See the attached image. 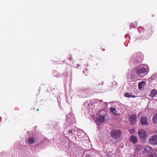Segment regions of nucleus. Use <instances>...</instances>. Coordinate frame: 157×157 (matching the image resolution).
Instances as JSON below:
<instances>
[{"instance_id": "26", "label": "nucleus", "mask_w": 157, "mask_h": 157, "mask_svg": "<svg viewBox=\"0 0 157 157\" xmlns=\"http://www.w3.org/2000/svg\"><path fill=\"white\" fill-rule=\"evenodd\" d=\"M69 59L70 60H72V57H70V58H69Z\"/></svg>"}, {"instance_id": "23", "label": "nucleus", "mask_w": 157, "mask_h": 157, "mask_svg": "<svg viewBox=\"0 0 157 157\" xmlns=\"http://www.w3.org/2000/svg\"><path fill=\"white\" fill-rule=\"evenodd\" d=\"M85 157H92V156L89 154H86L85 155Z\"/></svg>"}, {"instance_id": "3", "label": "nucleus", "mask_w": 157, "mask_h": 157, "mask_svg": "<svg viewBox=\"0 0 157 157\" xmlns=\"http://www.w3.org/2000/svg\"><path fill=\"white\" fill-rule=\"evenodd\" d=\"M143 59V54L140 52L135 53L131 58L130 63L131 64L135 65L141 63Z\"/></svg>"}, {"instance_id": "22", "label": "nucleus", "mask_w": 157, "mask_h": 157, "mask_svg": "<svg viewBox=\"0 0 157 157\" xmlns=\"http://www.w3.org/2000/svg\"><path fill=\"white\" fill-rule=\"evenodd\" d=\"M147 31H149V32H150L151 31L152 27L149 25H148L147 26Z\"/></svg>"}, {"instance_id": "10", "label": "nucleus", "mask_w": 157, "mask_h": 157, "mask_svg": "<svg viewBox=\"0 0 157 157\" xmlns=\"http://www.w3.org/2000/svg\"><path fill=\"white\" fill-rule=\"evenodd\" d=\"M157 94V90L155 89H153L151 91L150 94L148 96L150 97V98H153L156 97Z\"/></svg>"}, {"instance_id": "5", "label": "nucleus", "mask_w": 157, "mask_h": 157, "mask_svg": "<svg viewBox=\"0 0 157 157\" xmlns=\"http://www.w3.org/2000/svg\"><path fill=\"white\" fill-rule=\"evenodd\" d=\"M121 132L119 130L114 129L111 131L110 135L111 137L114 139H117L120 136Z\"/></svg>"}, {"instance_id": "7", "label": "nucleus", "mask_w": 157, "mask_h": 157, "mask_svg": "<svg viewBox=\"0 0 157 157\" xmlns=\"http://www.w3.org/2000/svg\"><path fill=\"white\" fill-rule=\"evenodd\" d=\"M136 118L137 117L135 115H132L130 116L129 121L132 125L135 124L136 123Z\"/></svg>"}, {"instance_id": "28", "label": "nucleus", "mask_w": 157, "mask_h": 157, "mask_svg": "<svg viewBox=\"0 0 157 157\" xmlns=\"http://www.w3.org/2000/svg\"><path fill=\"white\" fill-rule=\"evenodd\" d=\"M95 100H96V102H97V101H98V99H95Z\"/></svg>"}, {"instance_id": "30", "label": "nucleus", "mask_w": 157, "mask_h": 157, "mask_svg": "<svg viewBox=\"0 0 157 157\" xmlns=\"http://www.w3.org/2000/svg\"><path fill=\"white\" fill-rule=\"evenodd\" d=\"M140 29V27H139L138 29V30L140 32V31H139V29Z\"/></svg>"}, {"instance_id": "14", "label": "nucleus", "mask_w": 157, "mask_h": 157, "mask_svg": "<svg viewBox=\"0 0 157 157\" xmlns=\"http://www.w3.org/2000/svg\"><path fill=\"white\" fill-rule=\"evenodd\" d=\"M130 140L133 144H135L137 142V138L133 135H132L130 137Z\"/></svg>"}, {"instance_id": "29", "label": "nucleus", "mask_w": 157, "mask_h": 157, "mask_svg": "<svg viewBox=\"0 0 157 157\" xmlns=\"http://www.w3.org/2000/svg\"><path fill=\"white\" fill-rule=\"evenodd\" d=\"M83 73H86L85 71H83Z\"/></svg>"}, {"instance_id": "6", "label": "nucleus", "mask_w": 157, "mask_h": 157, "mask_svg": "<svg viewBox=\"0 0 157 157\" xmlns=\"http://www.w3.org/2000/svg\"><path fill=\"white\" fill-rule=\"evenodd\" d=\"M149 142L150 144L153 145L157 144V136L154 135L151 136L149 139Z\"/></svg>"}, {"instance_id": "13", "label": "nucleus", "mask_w": 157, "mask_h": 157, "mask_svg": "<svg viewBox=\"0 0 157 157\" xmlns=\"http://www.w3.org/2000/svg\"><path fill=\"white\" fill-rule=\"evenodd\" d=\"M35 142V140L33 138H29L26 140V142L29 144H33Z\"/></svg>"}, {"instance_id": "12", "label": "nucleus", "mask_w": 157, "mask_h": 157, "mask_svg": "<svg viewBox=\"0 0 157 157\" xmlns=\"http://www.w3.org/2000/svg\"><path fill=\"white\" fill-rule=\"evenodd\" d=\"M134 77V73L132 71H131L127 76L128 80H130Z\"/></svg>"}, {"instance_id": "20", "label": "nucleus", "mask_w": 157, "mask_h": 157, "mask_svg": "<svg viewBox=\"0 0 157 157\" xmlns=\"http://www.w3.org/2000/svg\"><path fill=\"white\" fill-rule=\"evenodd\" d=\"M135 24L136 25H135L134 24H131V25H130V28H136L137 26V22H135Z\"/></svg>"}, {"instance_id": "2", "label": "nucleus", "mask_w": 157, "mask_h": 157, "mask_svg": "<svg viewBox=\"0 0 157 157\" xmlns=\"http://www.w3.org/2000/svg\"><path fill=\"white\" fill-rule=\"evenodd\" d=\"M149 71L148 66L146 64H141L136 69L137 74L141 77H143L147 74Z\"/></svg>"}, {"instance_id": "9", "label": "nucleus", "mask_w": 157, "mask_h": 157, "mask_svg": "<svg viewBox=\"0 0 157 157\" xmlns=\"http://www.w3.org/2000/svg\"><path fill=\"white\" fill-rule=\"evenodd\" d=\"M140 122L143 125L148 124L147 122V117L144 116H143L141 117Z\"/></svg>"}, {"instance_id": "8", "label": "nucleus", "mask_w": 157, "mask_h": 157, "mask_svg": "<svg viewBox=\"0 0 157 157\" xmlns=\"http://www.w3.org/2000/svg\"><path fill=\"white\" fill-rule=\"evenodd\" d=\"M138 134L140 138L143 139L145 138L147 133L144 130L141 129L138 131Z\"/></svg>"}, {"instance_id": "1", "label": "nucleus", "mask_w": 157, "mask_h": 157, "mask_svg": "<svg viewBox=\"0 0 157 157\" xmlns=\"http://www.w3.org/2000/svg\"><path fill=\"white\" fill-rule=\"evenodd\" d=\"M70 117L67 118L63 125V128L65 129H67V130L65 131L67 132V134L72 136L74 135L75 134V132L76 131V130L78 132H79L80 131H82L80 129H76L75 127L71 125V124H72V121H70V122H68L70 121Z\"/></svg>"}, {"instance_id": "18", "label": "nucleus", "mask_w": 157, "mask_h": 157, "mask_svg": "<svg viewBox=\"0 0 157 157\" xmlns=\"http://www.w3.org/2000/svg\"><path fill=\"white\" fill-rule=\"evenodd\" d=\"M53 75L54 76L57 77H60L61 76V75L60 73H57V71H53Z\"/></svg>"}, {"instance_id": "15", "label": "nucleus", "mask_w": 157, "mask_h": 157, "mask_svg": "<svg viewBox=\"0 0 157 157\" xmlns=\"http://www.w3.org/2000/svg\"><path fill=\"white\" fill-rule=\"evenodd\" d=\"M143 148L145 151L148 153L152 150V148L148 146L145 145L143 147Z\"/></svg>"}, {"instance_id": "33", "label": "nucleus", "mask_w": 157, "mask_h": 157, "mask_svg": "<svg viewBox=\"0 0 157 157\" xmlns=\"http://www.w3.org/2000/svg\"><path fill=\"white\" fill-rule=\"evenodd\" d=\"M37 111H39V109H37Z\"/></svg>"}, {"instance_id": "17", "label": "nucleus", "mask_w": 157, "mask_h": 157, "mask_svg": "<svg viewBox=\"0 0 157 157\" xmlns=\"http://www.w3.org/2000/svg\"><path fill=\"white\" fill-rule=\"evenodd\" d=\"M152 121L153 123L155 124L157 123V113L155 114L153 117Z\"/></svg>"}, {"instance_id": "4", "label": "nucleus", "mask_w": 157, "mask_h": 157, "mask_svg": "<svg viewBox=\"0 0 157 157\" xmlns=\"http://www.w3.org/2000/svg\"><path fill=\"white\" fill-rule=\"evenodd\" d=\"M99 116L96 118V122L97 124L100 123L104 122L105 121V117L106 114V112L104 110H101L99 111Z\"/></svg>"}, {"instance_id": "31", "label": "nucleus", "mask_w": 157, "mask_h": 157, "mask_svg": "<svg viewBox=\"0 0 157 157\" xmlns=\"http://www.w3.org/2000/svg\"><path fill=\"white\" fill-rule=\"evenodd\" d=\"M105 103V104H106L107 105L108 104V103H107V102H105V103Z\"/></svg>"}, {"instance_id": "32", "label": "nucleus", "mask_w": 157, "mask_h": 157, "mask_svg": "<svg viewBox=\"0 0 157 157\" xmlns=\"http://www.w3.org/2000/svg\"><path fill=\"white\" fill-rule=\"evenodd\" d=\"M105 49H102V51H105Z\"/></svg>"}, {"instance_id": "24", "label": "nucleus", "mask_w": 157, "mask_h": 157, "mask_svg": "<svg viewBox=\"0 0 157 157\" xmlns=\"http://www.w3.org/2000/svg\"><path fill=\"white\" fill-rule=\"evenodd\" d=\"M137 97H138V96H135V95H132L131 96V97L132 98H134Z\"/></svg>"}, {"instance_id": "19", "label": "nucleus", "mask_w": 157, "mask_h": 157, "mask_svg": "<svg viewBox=\"0 0 157 157\" xmlns=\"http://www.w3.org/2000/svg\"><path fill=\"white\" fill-rule=\"evenodd\" d=\"M110 111L113 113L114 114H117V111L116 110V109L115 108L111 107L110 108Z\"/></svg>"}, {"instance_id": "27", "label": "nucleus", "mask_w": 157, "mask_h": 157, "mask_svg": "<svg viewBox=\"0 0 157 157\" xmlns=\"http://www.w3.org/2000/svg\"><path fill=\"white\" fill-rule=\"evenodd\" d=\"M99 102L100 103H101V102H102V100H99Z\"/></svg>"}, {"instance_id": "16", "label": "nucleus", "mask_w": 157, "mask_h": 157, "mask_svg": "<svg viewBox=\"0 0 157 157\" xmlns=\"http://www.w3.org/2000/svg\"><path fill=\"white\" fill-rule=\"evenodd\" d=\"M49 143V140L47 139H45L41 141L40 144H42L43 145H48Z\"/></svg>"}, {"instance_id": "25", "label": "nucleus", "mask_w": 157, "mask_h": 157, "mask_svg": "<svg viewBox=\"0 0 157 157\" xmlns=\"http://www.w3.org/2000/svg\"><path fill=\"white\" fill-rule=\"evenodd\" d=\"M103 84H104L103 82H101V83H100V84H99V85H101V86H102L103 85Z\"/></svg>"}, {"instance_id": "11", "label": "nucleus", "mask_w": 157, "mask_h": 157, "mask_svg": "<svg viewBox=\"0 0 157 157\" xmlns=\"http://www.w3.org/2000/svg\"><path fill=\"white\" fill-rule=\"evenodd\" d=\"M146 85V82L144 81H142L139 82L138 85V89L141 90L142 88H143Z\"/></svg>"}, {"instance_id": "21", "label": "nucleus", "mask_w": 157, "mask_h": 157, "mask_svg": "<svg viewBox=\"0 0 157 157\" xmlns=\"http://www.w3.org/2000/svg\"><path fill=\"white\" fill-rule=\"evenodd\" d=\"M131 96V94L128 93H126L124 94V96L127 98H130Z\"/></svg>"}]
</instances>
